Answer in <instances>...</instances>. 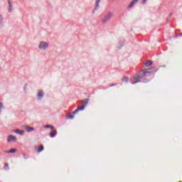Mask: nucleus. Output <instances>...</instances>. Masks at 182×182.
<instances>
[{"label": "nucleus", "mask_w": 182, "mask_h": 182, "mask_svg": "<svg viewBox=\"0 0 182 182\" xmlns=\"http://www.w3.org/2000/svg\"><path fill=\"white\" fill-rule=\"evenodd\" d=\"M44 150V146L43 145H41L40 146H38V153H41L42 151Z\"/></svg>", "instance_id": "15"}, {"label": "nucleus", "mask_w": 182, "mask_h": 182, "mask_svg": "<svg viewBox=\"0 0 182 182\" xmlns=\"http://www.w3.org/2000/svg\"><path fill=\"white\" fill-rule=\"evenodd\" d=\"M16 149H11L8 151H6V154H15L16 152Z\"/></svg>", "instance_id": "11"}, {"label": "nucleus", "mask_w": 182, "mask_h": 182, "mask_svg": "<svg viewBox=\"0 0 182 182\" xmlns=\"http://www.w3.org/2000/svg\"><path fill=\"white\" fill-rule=\"evenodd\" d=\"M152 65V62L150 60H147L146 63H144V65H146V67H149Z\"/></svg>", "instance_id": "14"}, {"label": "nucleus", "mask_w": 182, "mask_h": 182, "mask_svg": "<svg viewBox=\"0 0 182 182\" xmlns=\"http://www.w3.org/2000/svg\"><path fill=\"white\" fill-rule=\"evenodd\" d=\"M45 129H50L52 130H53V127L51 125H46L44 127Z\"/></svg>", "instance_id": "17"}, {"label": "nucleus", "mask_w": 182, "mask_h": 182, "mask_svg": "<svg viewBox=\"0 0 182 182\" xmlns=\"http://www.w3.org/2000/svg\"><path fill=\"white\" fill-rule=\"evenodd\" d=\"M100 0H96V2H95V8H94V11H97L99 7H100Z\"/></svg>", "instance_id": "8"}, {"label": "nucleus", "mask_w": 182, "mask_h": 182, "mask_svg": "<svg viewBox=\"0 0 182 182\" xmlns=\"http://www.w3.org/2000/svg\"><path fill=\"white\" fill-rule=\"evenodd\" d=\"M112 17H113V14L109 12L107 14H105L102 20H101V22H102V23H106L112 18Z\"/></svg>", "instance_id": "2"}, {"label": "nucleus", "mask_w": 182, "mask_h": 182, "mask_svg": "<svg viewBox=\"0 0 182 182\" xmlns=\"http://www.w3.org/2000/svg\"><path fill=\"white\" fill-rule=\"evenodd\" d=\"M16 141H17V139L14 135H9V136H8V138H7V141L8 142H11V141L16 142Z\"/></svg>", "instance_id": "4"}, {"label": "nucleus", "mask_w": 182, "mask_h": 182, "mask_svg": "<svg viewBox=\"0 0 182 182\" xmlns=\"http://www.w3.org/2000/svg\"><path fill=\"white\" fill-rule=\"evenodd\" d=\"M138 1H139V0H132V1L131 2V4H129L128 9H131L132 7H133L134 5L138 2Z\"/></svg>", "instance_id": "7"}, {"label": "nucleus", "mask_w": 182, "mask_h": 182, "mask_svg": "<svg viewBox=\"0 0 182 182\" xmlns=\"http://www.w3.org/2000/svg\"><path fill=\"white\" fill-rule=\"evenodd\" d=\"M23 156H24L25 159H28V155H26V154H23Z\"/></svg>", "instance_id": "21"}, {"label": "nucleus", "mask_w": 182, "mask_h": 182, "mask_svg": "<svg viewBox=\"0 0 182 182\" xmlns=\"http://www.w3.org/2000/svg\"><path fill=\"white\" fill-rule=\"evenodd\" d=\"M48 47V43H45V42H41L40 43V46H38V48L40 49H42V50H45V49H47Z\"/></svg>", "instance_id": "3"}, {"label": "nucleus", "mask_w": 182, "mask_h": 182, "mask_svg": "<svg viewBox=\"0 0 182 182\" xmlns=\"http://www.w3.org/2000/svg\"><path fill=\"white\" fill-rule=\"evenodd\" d=\"M115 85H109V87H114Z\"/></svg>", "instance_id": "25"}, {"label": "nucleus", "mask_w": 182, "mask_h": 182, "mask_svg": "<svg viewBox=\"0 0 182 182\" xmlns=\"http://www.w3.org/2000/svg\"><path fill=\"white\" fill-rule=\"evenodd\" d=\"M8 4H9V9H8V11L9 12L12 11V4L11 3L10 0H8Z\"/></svg>", "instance_id": "13"}, {"label": "nucleus", "mask_w": 182, "mask_h": 182, "mask_svg": "<svg viewBox=\"0 0 182 182\" xmlns=\"http://www.w3.org/2000/svg\"><path fill=\"white\" fill-rule=\"evenodd\" d=\"M181 36H182V33H181Z\"/></svg>", "instance_id": "26"}, {"label": "nucleus", "mask_w": 182, "mask_h": 182, "mask_svg": "<svg viewBox=\"0 0 182 182\" xmlns=\"http://www.w3.org/2000/svg\"><path fill=\"white\" fill-rule=\"evenodd\" d=\"M2 21V17H1V16H0V21Z\"/></svg>", "instance_id": "24"}, {"label": "nucleus", "mask_w": 182, "mask_h": 182, "mask_svg": "<svg viewBox=\"0 0 182 182\" xmlns=\"http://www.w3.org/2000/svg\"><path fill=\"white\" fill-rule=\"evenodd\" d=\"M82 102H83L84 105H82L81 107H78L76 110H74L73 114H75L76 113L79 112L80 111L84 110L85 107L87 106V105L88 103V100L85 99L83 101H82Z\"/></svg>", "instance_id": "1"}, {"label": "nucleus", "mask_w": 182, "mask_h": 182, "mask_svg": "<svg viewBox=\"0 0 182 182\" xmlns=\"http://www.w3.org/2000/svg\"><path fill=\"white\" fill-rule=\"evenodd\" d=\"M4 168L6 170H9V164H6L5 166H4Z\"/></svg>", "instance_id": "19"}, {"label": "nucleus", "mask_w": 182, "mask_h": 182, "mask_svg": "<svg viewBox=\"0 0 182 182\" xmlns=\"http://www.w3.org/2000/svg\"><path fill=\"white\" fill-rule=\"evenodd\" d=\"M127 80H128V78H127V77H124V78L122 79V81H123L124 82H125V83L127 82Z\"/></svg>", "instance_id": "20"}, {"label": "nucleus", "mask_w": 182, "mask_h": 182, "mask_svg": "<svg viewBox=\"0 0 182 182\" xmlns=\"http://www.w3.org/2000/svg\"><path fill=\"white\" fill-rule=\"evenodd\" d=\"M179 182H181V181H179Z\"/></svg>", "instance_id": "27"}, {"label": "nucleus", "mask_w": 182, "mask_h": 182, "mask_svg": "<svg viewBox=\"0 0 182 182\" xmlns=\"http://www.w3.org/2000/svg\"><path fill=\"white\" fill-rule=\"evenodd\" d=\"M56 134H57L56 130L55 129H53L52 132H50V138H54Z\"/></svg>", "instance_id": "10"}, {"label": "nucleus", "mask_w": 182, "mask_h": 182, "mask_svg": "<svg viewBox=\"0 0 182 182\" xmlns=\"http://www.w3.org/2000/svg\"><path fill=\"white\" fill-rule=\"evenodd\" d=\"M43 96H44L43 91H38V100H41L42 97H43Z\"/></svg>", "instance_id": "9"}, {"label": "nucleus", "mask_w": 182, "mask_h": 182, "mask_svg": "<svg viewBox=\"0 0 182 182\" xmlns=\"http://www.w3.org/2000/svg\"><path fill=\"white\" fill-rule=\"evenodd\" d=\"M14 132L19 135H23L25 133L23 130H20V129H15L14 130Z\"/></svg>", "instance_id": "6"}, {"label": "nucleus", "mask_w": 182, "mask_h": 182, "mask_svg": "<svg viewBox=\"0 0 182 182\" xmlns=\"http://www.w3.org/2000/svg\"><path fill=\"white\" fill-rule=\"evenodd\" d=\"M23 128H24L27 132H31L35 131V129H33V127L26 126V125L23 126Z\"/></svg>", "instance_id": "5"}, {"label": "nucleus", "mask_w": 182, "mask_h": 182, "mask_svg": "<svg viewBox=\"0 0 182 182\" xmlns=\"http://www.w3.org/2000/svg\"><path fill=\"white\" fill-rule=\"evenodd\" d=\"M2 108H4V104L0 102V111Z\"/></svg>", "instance_id": "22"}, {"label": "nucleus", "mask_w": 182, "mask_h": 182, "mask_svg": "<svg viewBox=\"0 0 182 182\" xmlns=\"http://www.w3.org/2000/svg\"><path fill=\"white\" fill-rule=\"evenodd\" d=\"M74 117H75V115L71 114H69L68 116V119H74Z\"/></svg>", "instance_id": "16"}, {"label": "nucleus", "mask_w": 182, "mask_h": 182, "mask_svg": "<svg viewBox=\"0 0 182 182\" xmlns=\"http://www.w3.org/2000/svg\"><path fill=\"white\" fill-rule=\"evenodd\" d=\"M134 80H135L134 82H132V85H134V84L138 83V82H140V80H139V78L137 77V76L134 77Z\"/></svg>", "instance_id": "12"}, {"label": "nucleus", "mask_w": 182, "mask_h": 182, "mask_svg": "<svg viewBox=\"0 0 182 182\" xmlns=\"http://www.w3.org/2000/svg\"><path fill=\"white\" fill-rule=\"evenodd\" d=\"M146 1H147V0H143V1H141V4H145L146 2Z\"/></svg>", "instance_id": "23"}, {"label": "nucleus", "mask_w": 182, "mask_h": 182, "mask_svg": "<svg viewBox=\"0 0 182 182\" xmlns=\"http://www.w3.org/2000/svg\"><path fill=\"white\" fill-rule=\"evenodd\" d=\"M151 74L149 71H144V76H149Z\"/></svg>", "instance_id": "18"}]
</instances>
